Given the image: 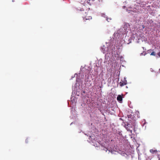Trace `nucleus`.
I'll use <instances>...</instances> for the list:
<instances>
[{"label":"nucleus","instance_id":"1","mask_svg":"<svg viewBox=\"0 0 160 160\" xmlns=\"http://www.w3.org/2000/svg\"><path fill=\"white\" fill-rule=\"evenodd\" d=\"M89 10L88 6L83 5L82 6L80 9H78V12L82 15L83 18H85L86 16L88 15Z\"/></svg>","mask_w":160,"mask_h":160},{"label":"nucleus","instance_id":"2","mask_svg":"<svg viewBox=\"0 0 160 160\" xmlns=\"http://www.w3.org/2000/svg\"><path fill=\"white\" fill-rule=\"evenodd\" d=\"M130 125L126 124L124 125V127L126 128L128 131H129L131 133H132V130L131 129Z\"/></svg>","mask_w":160,"mask_h":160},{"label":"nucleus","instance_id":"3","mask_svg":"<svg viewBox=\"0 0 160 160\" xmlns=\"http://www.w3.org/2000/svg\"><path fill=\"white\" fill-rule=\"evenodd\" d=\"M127 84V81L125 78H124V81H122L120 82L119 84L120 86L122 87Z\"/></svg>","mask_w":160,"mask_h":160},{"label":"nucleus","instance_id":"4","mask_svg":"<svg viewBox=\"0 0 160 160\" xmlns=\"http://www.w3.org/2000/svg\"><path fill=\"white\" fill-rule=\"evenodd\" d=\"M84 21H86L87 20H90L92 19V17L91 16L88 15L87 16H86V18H83Z\"/></svg>","mask_w":160,"mask_h":160},{"label":"nucleus","instance_id":"5","mask_svg":"<svg viewBox=\"0 0 160 160\" xmlns=\"http://www.w3.org/2000/svg\"><path fill=\"white\" fill-rule=\"evenodd\" d=\"M117 99L118 101L121 102L122 101V98L121 95H119L118 96Z\"/></svg>","mask_w":160,"mask_h":160},{"label":"nucleus","instance_id":"6","mask_svg":"<svg viewBox=\"0 0 160 160\" xmlns=\"http://www.w3.org/2000/svg\"><path fill=\"white\" fill-rule=\"evenodd\" d=\"M157 151L156 150H154L153 149H151L150 150V152H151V153H152V152H157Z\"/></svg>","mask_w":160,"mask_h":160},{"label":"nucleus","instance_id":"7","mask_svg":"<svg viewBox=\"0 0 160 160\" xmlns=\"http://www.w3.org/2000/svg\"><path fill=\"white\" fill-rule=\"evenodd\" d=\"M150 54L151 55L155 56V55H156L155 52L153 51Z\"/></svg>","mask_w":160,"mask_h":160},{"label":"nucleus","instance_id":"8","mask_svg":"<svg viewBox=\"0 0 160 160\" xmlns=\"http://www.w3.org/2000/svg\"><path fill=\"white\" fill-rule=\"evenodd\" d=\"M146 54V52H143L140 53V55L142 56V55H144L145 56V55Z\"/></svg>","mask_w":160,"mask_h":160},{"label":"nucleus","instance_id":"9","mask_svg":"<svg viewBox=\"0 0 160 160\" xmlns=\"http://www.w3.org/2000/svg\"><path fill=\"white\" fill-rule=\"evenodd\" d=\"M90 0H88L87 1V3H88V4H89L90 5H91V4L90 3Z\"/></svg>","mask_w":160,"mask_h":160},{"label":"nucleus","instance_id":"10","mask_svg":"<svg viewBox=\"0 0 160 160\" xmlns=\"http://www.w3.org/2000/svg\"><path fill=\"white\" fill-rule=\"evenodd\" d=\"M25 142H26V143H28V138H27V139L26 140Z\"/></svg>","mask_w":160,"mask_h":160},{"label":"nucleus","instance_id":"11","mask_svg":"<svg viewBox=\"0 0 160 160\" xmlns=\"http://www.w3.org/2000/svg\"><path fill=\"white\" fill-rule=\"evenodd\" d=\"M158 55L160 57V52L158 53Z\"/></svg>","mask_w":160,"mask_h":160},{"label":"nucleus","instance_id":"12","mask_svg":"<svg viewBox=\"0 0 160 160\" xmlns=\"http://www.w3.org/2000/svg\"><path fill=\"white\" fill-rule=\"evenodd\" d=\"M80 1L81 2H84L83 0H80Z\"/></svg>","mask_w":160,"mask_h":160},{"label":"nucleus","instance_id":"13","mask_svg":"<svg viewBox=\"0 0 160 160\" xmlns=\"http://www.w3.org/2000/svg\"><path fill=\"white\" fill-rule=\"evenodd\" d=\"M158 73H160V68L159 69Z\"/></svg>","mask_w":160,"mask_h":160},{"label":"nucleus","instance_id":"14","mask_svg":"<svg viewBox=\"0 0 160 160\" xmlns=\"http://www.w3.org/2000/svg\"><path fill=\"white\" fill-rule=\"evenodd\" d=\"M12 2H13L14 1L13 0H12Z\"/></svg>","mask_w":160,"mask_h":160},{"label":"nucleus","instance_id":"15","mask_svg":"<svg viewBox=\"0 0 160 160\" xmlns=\"http://www.w3.org/2000/svg\"><path fill=\"white\" fill-rule=\"evenodd\" d=\"M159 160H160V159H159Z\"/></svg>","mask_w":160,"mask_h":160}]
</instances>
